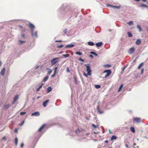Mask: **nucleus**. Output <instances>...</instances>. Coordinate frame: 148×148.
I'll list each match as a JSON object with an SVG mask.
<instances>
[{"instance_id":"obj_26","label":"nucleus","mask_w":148,"mask_h":148,"mask_svg":"<svg viewBox=\"0 0 148 148\" xmlns=\"http://www.w3.org/2000/svg\"><path fill=\"white\" fill-rule=\"evenodd\" d=\"M116 138V137L114 135L112 136L111 138V140L115 139Z\"/></svg>"},{"instance_id":"obj_40","label":"nucleus","mask_w":148,"mask_h":148,"mask_svg":"<svg viewBox=\"0 0 148 148\" xmlns=\"http://www.w3.org/2000/svg\"><path fill=\"white\" fill-rule=\"evenodd\" d=\"M74 79H75V84H77V83L76 78L75 77H74Z\"/></svg>"},{"instance_id":"obj_33","label":"nucleus","mask_w":148,"mask_h":148,"mask_svg":"<svg viewBox=\"0 0 148 148\" xmlns=\"http://www.w3.org/2000/svg\"><path fill=\"white\" fill-rule=\"evenodd\" d=\"M92 126L93 128H95V129L97 128L98 127V126H96L93 124H92Z\"/></svg>"},{"instance_id":"obj_49","label":"nucleus","mask_w":148,"mask_h":148,"mask_svg":"<svg viewBox=\"0 0 148 148\" xmlns=\"http://www.w3.org/2000/svg\"><path fill=\"white\" fill-rule=\"evenodd\" d=\"M34 36L36 37H37V32H35Z\"/></svg>"},{"instance_id":"obj_63","label":"nucleus","mask_w":148,"mask_h":148,"mask_svg":"<svg viewBox=\"0 0 148 148\" xmlns=\"http://www.w3.org/2000/svg\"><path fill=\"white\" fill-rule=\"evenodd\" d=\"M133 145H134V146H135L136 145V144L135 143H134V144Z\"/></svg>"},{"instance_id":"obj_10","label":"nucleus","mask_w":148,"mask_h":148,"mask_svg":"<svg viewBox=\"0 0 148 148\" xmlns=\"http://www.w3.org/2000/svg\"><path fill=\"white\" fill-rule=\"evenodd\" d=\"M103 45V43L102 42H99L96 43L95 44L96 45L97 47H100L101 46Z\"/></svg>"},{"instance_id":"obj_11","label":"nucleus","mask_w":148,"mask_h":148,"mask_svg":"<svg viewBox=\"0 0 148 148\" xmlns=\"http://www.w3.org/2000/svg\"><path fill=\"white\" fill-rule=\"evenodd\" d=\"M45 126V125L43 124L40 127L38 130V131L39 132H40L42 131L43 129L44 128Z\"/></svg>"},{"instance_id":"obj_16","label":"nucleus","mask_w":148,"mask_h":148,"mask_svg":"<svg viewBox=\"0 0 148 148\" xmlns=\"http://www.w3.org/2000/svg\"><path fill=\"white\" fill-rule=\"evenodd\" d=\"M47 69L48 70L47 73V74L49 75L52 72L51 70L49 68H47Z\"/></svg>"},{"instance_id":"obj_6","label":"nucleus","mask_w":148,"mask_h":148,"mask_svg":"<svg viewBox=\"0 0 148 148\" xmlns=\"http://www.w3.org/2000/svg\"><path fill=\"white\" fill-rule=\"evenodd\" d=\"M18 99V95H17L14 97L13 101L12 103V105L14 104Z\"/></svg>"},{"instance_id":"obj_45","label":"nucleus","mask_w":148,"mask_h":148,"mask_svg":"<svg viewBox=\"0 0 148 148\" xmlns=\"http://www.w3.org/2000/svg\"><path fill=\"white\" fill-rule=\"evenodd\" d=\"M18 131V129L16 128L14 129V132L15 133H17Z\"/></svg>"},{"instance_id":"obj_3","label":"nucleus","mask_w":148,"mask_h":148,"mask_svg":"<svg viewBox=\"0 0 148 148\" xmlns=\"http://www.w3.org/2000/svg\"><path fill=\"white\" fill-rule=\"evenodd\" d=\"M86 70L87 72V75H91V70L90 69V67L89 66H86Z\"/></svg>"},{"instance_id":"obj_5","label":"nucleus","mask_w":148,"mask_h":148,"mask_svg":"<svg viewBox=\"0 0 148 148\" xmlns=\"http://www.w3.org/2000/svg\"><path fill=\"white\" fill-rule=\"evenodd\" d=\"M134 121L136 123H140L141 122V119L140 118H136L134 119Z\"/></svg>"},{"instance_id":"obj_8","label":"nucleus","mask_w":148,"mask_h":148,"mask_svg":"<svg viewBox=\"0 0 148 148\" xmlns=\"http://www.w3.org/2000/svg\"><path fill=\"white\" fill-rule=\"evenodd\" d=\"M40 115V113L38 112H35L31 114V116H38Z\"/></svg>"},{"instance_id":"obj_18","label":"nucleus","mask_w":148,"mask_h":148,"mask_svg":"<svg viewBox=\"0 0 148 148\" xmlns=\"http://www.w3.org/2000/svg\"><path fill=\"white\" fill-rule=\"evenodd\" d=\"M26 41L25 40H19V44L21 45L23 43H25Z\"/></svg>"},{"instance_id":"obj_27","label":"nucleus","mask_w":148,"mask_h":148,"mask_svg":"<svg viewBox=\"0 0 148 148\" xmlns=\"http://www.w3.org/2000/svg\"><path fill=\"white\" fill-rule=\"evenodd\" d=\"M90 53L91 54L94 55L95 56H97L98 55L97 54L93 51L90 52Z\"/></svg>"},{"instance_id":"obj_12","label":"nucleus","mask_w":148,"mask_h":148,"mask_svg":"<svg viewBox=\"0 0 148 148\" xmlns=\"http://www.w3.org/2000/svg\"><path fill=\"white\" fill-rule=\"evenodd\" d=\"M49 101V100L48 99L47 100L43 102L42 104V105L44 107H45L46 106V105L47 103H48V102Z\"/></svg>"},{"instance_id":"obj_57","label":"nucleus","mask_w":148,"mask_h":148,"mask_svg":"<svg viewBox=\"0 0 148 148\" xmlns=\"http://www.w3.org/2000/svg\"><path fill=\"white\" fill-rule=\"evenodd\" d=\"M2 64V62L1 61H0V66H1Z\"/></svg>"},{"instance_id":"obj_58","label":"nucleus","mask_w":148,"mask_h":148,"mask_svg":"<svg viewBox=\"0 0 148 148\" xmlns=\"http://www.w3.org/2000/svg\"><path fill=\"white\" fill-rule=\"evenodd\" d=\"M105 143H108V140H106L105 141Z\"/></svg>"},{"instance_id":"obj_4","label":"nucleus","mask_w":148,"mask_h":148,"mask_svg":"<svg viewBox=\"0 0 148 148\" xmlns=\"http://www.w3.org/2000/svg\"><path fill=\"white\" fill-rule=\"evenodd\" d=\"M135 51V48L133 47H132L129 50L128 53L130 54H132Z\"/></svg>"},{"instance_id":"obj_56","label":"nucleus","mask_w":148,"mask_h":148,"mask_svg":"<svg viewBox=\"0 0 148 148\" xmlns=\"http://www.w3.org/2000/svg\"><path fill=\"white\" fill-rule=\"evenodd\" d=\"M89 56L91 58H93V56L92 55H90Z\"/></svg>"},{"instance_id":"obj_34","label":"nucleus","mask_w":148,"mask_h":148,"mask_svg":"<svg viewBox=\"0 0 148 148\" xmlns=\"http://www.w3.org/2000/svg\"><path fill=\"white\" fill-rule=\"evenodd\" d=\"M69 56H70V55L69 54H64L63 55V56L65 58L68 57Z\"/></svg>"},{"instance_id":"obj_22","label":"nucleus","mask_w":148,"mask_h":148,"mask_svg":"<svg viewBox=\"0 0 148 148\" xmlns=\"http://www.w3.org/2000/svg\"><path fill=\"white\" fill-rule=\"evenodd\" d=\"M130 130L132 132H135V130L134 127H132L130 128Z\"/></svg>"},{"instance_id":"obj_38","label":"nucleus","mask_w":148,"mask_h":148,"mask_svg":"<svg viewBox=\"0 0 148 148\" xmlns=\"http://www.w3.org/2000/svg\"><path fill=\"white\" fill-rule=\"evenodd\" d=\"M58 69V67H55V69H54V73H55V74H56V71H57V70Z\"/></svg>"},{"instance_id":"obj_20","label":"nucleus","mask_w":148,"mask_h":148,"mask_svg":"<svg viewBox=\"0 0 148 148\" xmlns=\"http://www.w3.org/2000/svg\"><path fill=\"white\" fill-rule=\"evenodd\" d=\"M10 106V105L9 104H8L5 106L4 108L6 110Z\"/></svg>"},{"instance_id":"obj_30","label":"nucleus","mask_w":148,"mask_h":148,"mask_svg":"<svg viewBox=\"0 0 148 148\" xmlns=\"http://www.w3.org/2000/svg\"><path fill=\"white\" fill-rule=\"evenodd\" d=\"M95 88L97 89L101 87V86L99 85H95Z\"/></svg>"},{"instance_id":"obj_59","label":"nucleus","mask_w":148,"mask_h":148,"mask_svg":"<svg viewBox=\"0 0 148 148\" xmlns=\"http://www.w3.org/2000/svg\"><path fill=\"white\" fill-rule=\"evenodd\" d=\"M107 66H108V67H110V65L109 64L107 65Z\"/></svg>"},{"instance_id":"obj_35","label":"nucleus","mask_w":148,"mask_h":148,"mask_svg":"<svg viewBox=\"0 0 148 148\" xmlns=\"http://www.w3.org/2000/svg\"><path fill=\"white\" fill-rule=\"evenodd\" d=\"M137 28L139 29L140 31H142V29L140 26L139 25H138L137 26Z\"/></svg>"},{"instance_id":"obj_28","label":"nucleus","mask_w":148,"mask_h":148,"mask_svg":"<svg viewBox=\"0 0 148 148\" xmlns=\"http://www.w3.org/2000/svg\"><path fill=\"white\" fill-rule=\"evenodd\" d=\"M80 132V130L78 129H77L75 131V133L77 134H79Z\"/></svg>"},{"instance_id":"obj_32","label":"nucleus","mask_w":148,"mask_h":148,"mask_svg":"<svg viewBox=\"0 0 148 148\" xmlns=\"http://www.w3.org/2000/svg\"><path fill=\"white\" fill-rule=\"evenodd\" d=\"M127 23L129 25H131L133 24V22L132 21H131L128 22Z\"/></svg>"},{"instance_id":"obj_13","label":"nucleus","mask_w":148,"mask_h":148,"mask_svg":"<svg viewBox=\"0 0 148 148\" xmlns=\"http://www.w3.org/2000/svg\"><path fill=\"white\" fill-rule=\"evenodd\" d=\"M141 43V40L140 39H137L136 42V45H140Z\"/></svg>"},{"instance_id":"obj_53","label":"nucleus","mask_w":148,"mask_h":148,"mask_svg":"<svg viewBox=\"0 0 148 148\" xmlns=\"http://www.w3.org/2000/svg\"><path fill=\"white\" fill-rule=\"evenodd\" d=\"M125 146L127 147V148H128L129 147V145L128 144H125Z\"/></svg>"},{"instance_id":"obj_44","label":"nucleus","mask_w":148,"mask_h":148,"mask_svg":"<svg viewBox=\"0 0 148 148\" xmlns=\"http://www.w3.org/2000/svg\"><path fill=\"white\" fill-rule=\"evenodd\" d=\"M63 46V45H62L58 46L57 47L58 48H60L62 47Z\"/></svg>"},{"instance_id":"obj_1","label":"nucleus","mask_w":148,"mask_h":148,"mask_svg":"<svg viewBox=\"0 0 148 148\" xmlns=\"http://www.w3.org/2000/svg\"><path fill=\"white\" fill-rule=\"evenodd\" d=\"M59 58H57L53 59L51 61V64L52 66L54 65L57 63L60 60H59Z\"/></svg>"},{"instance_id":"obj_36","label":"nucleus","mask_w":148,"mask_h":148,"mask_svg":"<svg viewBox=\"0 0 148 148\" xmlns=\"http://www.w3.org/2000/svg\"><path fill=\"white\" fill-rule=\"evenodd\" d=\"M76 54L79 55H82V53L80 52H77L76 53Z\"/></svg>"},{"instance_id":"obj_41","label":"nucleus","mask_w":148,"mask_h":148,"mask_svg":"<svg viewBox=\"0 0 148 148\" xmlns=\"http://www.w3.org/2000/svg\"><path fill=\"white\" fill-rule=\"evenodd\" d=\"M83 75L84 76H85V77H88V75H87V74H86V73H85V72H84V73H83Z\"/></svg>"},{"instance_id":"obj_2","label":"nucleus","mask_w":148,"mask_h":148,"mask_svg":"<svg viewBox=\"0 0 148 148\" xmlns=\"http://www.w3.org/2000/svg\"><path fill=\"white\" fill-rule=\"evenodd\" d=\"M107 73L105 75V76L104 77V78H106L107 77H108L111 74V71L110 69L106 70H105L103 72V73Z\"/></svg>"},{"instance_id":"obj_17","label":"nucleus","mask_w":148,"mask_h":148,"mask_svg":"<svg viewBox=\"0 0 148 148\" xmlns=\"http://www.w3.org/2000/svg\"><path fill=\"white\" fill-rule=\"evenodd\" d=\"M88 44L89 45L92 46L94 45L95 44L94 43L92 42H89L88 43Z\"/></svg>"},{"instance_id":"obj_39","label":"nucleus","mask_w":148,"mask_h":148,"mask_svg":"<svg viewBox=\"0 0 148 148\" xmlns=\"http://www.w3.org/2000/svg\"><path fill=\"white\" fill-rule=\"evenodd\" d=\"M25 113H26V112H21L20 113V114L21 115H24V114H25Z\"/></svg>"},{"instance_id":"obj_24","label":"nucleus","mask_w":148,"mask_h":148,"mask_svg":"<svg viewBox=\"0 0 148 148\" xmlns=\"http://www.w3.org/2000/svg\"><path fill=\"white\" fill-rule=\"evenodd\" d=\"M143 63H141L138 66V69H140L143 66Z\"/></svg>"},{"instance_id":"obj_15","label":"nucleus","mask_w":148,"mask_h":148,"mask_svg":"<svg viewBox=\"0 0 148 148\" xmlns=\"http://www.w3.org/2000/svg\"><path fill=\"white\" fill-rule=\"evenodd\" d=\"M52 88L51 87H48L47 89V93H48L52 90Z\"/></svg>"},{"instance_id":"obj_23","label":"nucleus","mask_w":148,"mask_h":148,"mask_svg":"<svg viewBox=\"0 0 148 148\" xmlns=\"http://www.w3.org/2000/svg\"><path fill=\"white\" fill-rule=\"evenodd\" d=\"M97 110H98V112L100 114H102L103 113V111H100L99 107V106H98L97 107Z\"/></svg>"},{"instance_id":"obj_52","label":"nucleus","mask_w":148,"mask_h":148,"mask_svg":"<svg viewBox=\"0 0 148 148\" xmlns=\"http://www.w3.org/2000/svg\"><path fill=\"white\" fill-rule=\"evenodd\" d=\"M56 74H55L54 73L53 74V75H51V77H54L55 76Z\"/></svg>"},{"instance_id":"obj_43","label":"nucleus","mask_w":148,"mask_h":148,"mask_svg":"<svg viewBox=\"0 0 148 148\" xmlns=\"http://www.w3.org/2000/svg\"><path fill=\"white\" fill-rule=\"evenodd\" d=\"M66 71L67 73H69L70 72V71L68 67L66 68Z\"/></svg>"},{"instance_id":"obj_60","label":"nucleus","mask_w":148,"mask_h":148,"mask_svg":"<svg viewBox=\"0 0 148 148\" xmlns=\"http://www.w3.org/2000/svg\"><path fill=\"white\" fill-rule=\"evenodd\" d=\"M143 2H145L146 1V0H142Z\"/></svg>"},{"instance_id":"obj_21","label":"nucleus","mask_w":148,"mask_h":148,"mask_svg":"<svg viewBox=\"0 0 148 148\" xmlns=\"http://www.w3.org/2000/svg\"><path fill=\"white\" fill-rule=\"evenodd\" d=\"M43 85V84H41V85H40L38 87V88L37 90H36V91H38L40 89L42 88V85Z\"/></svg>"},{"instance_id":"obj_55","label":"nucleus","mask_w":148,"mask_h":148,"mask_svg":"<svg viewBox=\"0 0 148 148\" xmlns=\"http://www.w3.org/2000/svg\"><path fill=\"white\" fill-rule=\"evenodd\" d=\"M79 60L82 61H83V62H84V60L82 59L81 58H80L79 59Z\"/></svg>"},{"instance_id":"obj_47","label":"nucleus","mask_w":148,"mask_h":148,"mask_svg":"<svg viewBox=\"0 0 148 148\" xmlns=\"http://www.w3.org/2000/svg\"><path fill=\"white\" fill-rule=\"evenodd\" d=\"M144 71V69H141V74H143V73Z\"/></svg>"},{"instance_id":"obj_64","label":"nucleus","mask_w":148,"mask_h":148,"mask_svg":"<svg viewBox=\"0 0 148 148\" xmlns=\"http://www.w3.org/2000/svg\"><path fill=\"white\" fill-rule=\"evenodd\" d=\"M147 31H148V27H147Z\"/></svg>"},{"instance_id":"obj_29","label":"nucleus","mask_w":148,"mask_h":148,"mask_svg":"<svg viewBox=\"0 0 148 148\" xmlns=\"http://www.w3.org/2000/svg\"><path fill=\"white\" fill-rule=\"evenodd\" d=\"M48 79V76L47 75L43 79V81L44 82H45L46 81H47Z\"/></svg>"},{"instance_id":"obj_37","label":"nucleus","mask_w":148,"mask_h":148,"mask_svg":"<svg viewBox=\"0 0 148 148\" xmlns=\"http://www.w3.org/2000/svg\"><path fill=\"white\" fill-rule=\"evenodd\" d=\"M21 38H24L25 37V34H22L21 35Z\"/></svg>"},{"instance_id":"obj_25","label":"nucleus","mask_w":148,"mask_h":148,"mask_svg":"<svg viewBox=\"0 0 148 148\" xmlns=\"http://www.w3.org/2000/svg\"><path fill=\"white\" fill-rule=\"evenodd\" d=\"M127 34L129 37H132L133 36L132 34V33L130 32H127Z\"/></svg>"},{"instance_id":"obj_62","label":"nucleus","mask_w":148,"mask_h":148,"mask_svg":"<svg viewBox=\"0 0 148 148\" xmlns=\"http://www.w3.org/2000/svg\"><path fill=\"white\" fill-rule=\"evenodd\" d=\"M135 0L137 1H140V0Z\"/></svg>"},{"instance_id":"obj_7","label":"nucleus","mask_w":148,"mask_h":148,"mask_svg":"<svg viewBox=\"0 0 148 148\" xmlns=\"http://www.w3.org/2000/svg\"><path fill=\"white\" fill-rule=\"evenodd\" d=\"M5 67H4L1 70L0 72V74L1 76H3L4 75V73L5 72Z\"/></svg>"},{"instance_id":"obj_31","label":"nucleus","mask_w":148,"mask_h":148,"mask_svg":"<svg viewBox=\"0 0 148 148\" xmlns=\"http://www.w3.org/2000/svg\"><path fill=\"white\" fill-rule=\"evenodd\" d=\"M123 87V84H122L120 86L119 89V90H118L119 92L120 91V90H121V89H122V88Z\"/></svg>"},{"instance_id":"obj_42","label":"nucleus","mask_w":148,"mask_h":148,"mask_svg":"<svg viewBox=\"0 0 148 148\" xmlns=\"http://www.w3.org/2000/svg\"><path fill=\"white\" fill-rule=\"evenodd\" d=\"M24 122H25V121H23L19 125L20 126H21L24 123Z\"/></svg>"},{"instance_id":"obj_46","label":"nucleus","mask_w":148,"mask_h":148,"mask_svg":"<svg viewBox=\"0 0 148 148\" xmlns=\"http://www.w3.org/2000/svg\"><path fill=\"white\" fill-rule=\"evenodd\" d=\"M24 144L23 143H21L20 145V147H23L24 146Z\"/></svg>"},{"instance_id":"obj_61","label":"nucleus","mask_w":148,"mask_h":148,"mask_svg":"<svg viewBox=\"0 0 148 148\" xmlns=\"http://www.w3.org/2000/svg\"><path fill=\"white\" fill-rule=\"evenodd\" d=\"M5 136L3 137V139H5Z\"/></svg>"},{"instance_id":"obj_50","label":"nucleus","mask_w":148,"mask_h":148,"mask_svg":"<svg viewBox=\"0 0 148 148\" xmlns=\"http://www.w3.org/2000/svg\"><path fill=\"white\" fill-rule=\"evenodd\" d=\"M62 41L61 40H56L55 41V42H62Z\"/></svg>"},{"instance_id":"obj_51","label":"nucleus","mask_w":148,"mask_h":148,"mask_svg":"<svg viewBox=\"0 0 148 148\" xmlns=\"http://www.w3.org/2000/svg\"><path fill=\"white\" fill-rule=\"evenodd\" d=\"M141 6H144V7H147V6L146 5H145V4H144L142 5H141Z\"/></svg>"},{"instance_id":"obj_48","label":"nucleus","mask_w":148,"mask_h":148,"mask_svg":"<svg viewBox=\"0 0 148 148\" xmlns=\"http://www.w3.org/2000/svg\"><path fill=\"white\" fill-rule=\"evenodd\" d=\"M63 32L65 34H66L67 32V29H65V30H64L63 31Z\"/></svg>"},{"instance_id":"obj_19","label":"nucleus","mask_w":148,"mask_h":148,"mask_svg":"<svg viewBox=\"0 0 148 148\" xmlns=\"http://www.w3.org/2000/svg\"><path fill=\"white\" fill-rule=\"evenodd\" d=\"M18 139L17 137H16L15 140H14V142H15V145H17L18 143Z\"/></svg>"},{"instance_id":"obj_54","label":"nucleus","mask_w":148,"mask_h":148,"mask_svg":"<svg viewBox=\"0 0 148 148\" xmlns=\"http://www.w3.org/2000/svg\"><path fill=\"white\" fill-rule=\"evenodd\" d=\"M112 6L114 8H119V7L118 6Z\"/></svg>"},{"instance_id":"obj_14","label":"nucleus","mask_w":148,"mask_h":148,"mask_svg":"<svg viewBox=\"0 0 148 148\" xmlns=\"http://www.w3.org/2000/svg\"><path fill=\"white\" fill-rule=\"evenodd\" d=\"M74 46V45L73 44H71L70 45H67L65 46L66 48H72Z\"/></svg>"},{"instance_id":"obj_9","label":"nucleus","mask_w":148,"mask_h":148,"mask_svg":"<svg viewBox=\"0 0 148 148\" xmlns=\"http://www.w3.org/2000/svg\"><path fill=\"white\" fill-rule=\"evenodd\" d=\"M28 26L32 30L33 29H34L35 27L34 25L31 23H29V24Z\"/></svg>"}]
</instances>
